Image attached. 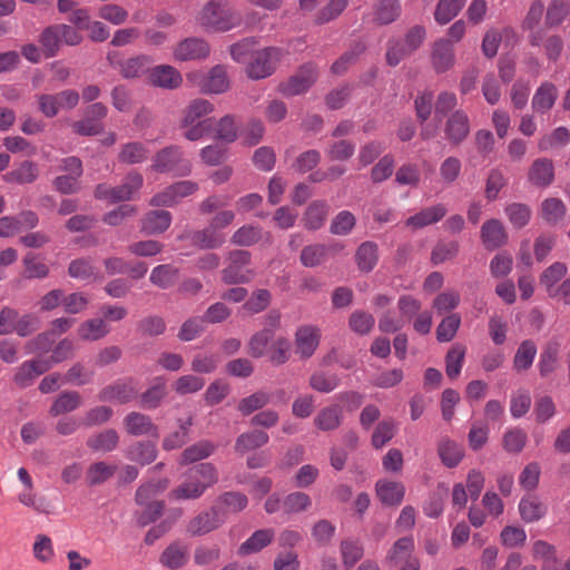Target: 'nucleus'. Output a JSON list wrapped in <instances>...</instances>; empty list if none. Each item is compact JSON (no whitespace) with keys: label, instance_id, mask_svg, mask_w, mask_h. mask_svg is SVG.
<instances>
[{"label":"nucleus","instance_id":"obj_40","mask_svg":"<svg viewBox=\"0 0 570 570\" xmlns=\"http://www.w3.org/2000/svg\"><path fill=\"white\" fill-rule=\"evenodd\" d=\"M269 436L264 431L254 430L240 434L235 443V450L242 454L265 445Z\"/></svg>","mask_w":570,"mask_h":570},{"label":"nucleus","instance_id":"obj_35","mask_svg":"<svg viewBox=\"0 0 570 570\" xmlns=\"http://www.w3.org/2000/svg\"><path fill=\"white\" fill-rule=\"evenodd\" d=\"M558 98V90L551 82H543L537 89L532 98V109L544 112L551 109Z\"/></svg>","mask_w":570,"mask_h":570},{"label":"nucleus","instance_id":"obj_54","mask_svg":"<svg viewBox=\"0 0 570 570\" xmlns=\"http://www.w3.org/2000/svg\"><path fill=\"white\" fill-rule=\"evenodd\" d=\"M340 385V377L334 373L318 371L311 375L309 386L321 393H330Z\"/></svg>","mask_w":570,"mask_h":570},{"label":"nucleus","instance_id":"obj_21","mask_svg":"<svg viewBox=\"0 0 570 570\" xmlns=\"http://www.w3.org/2000/svg\"><path fill=\"white\" fill-rule=\"evenodd\" d=\"M376 495L385 505H399L405 494V487L401 482L379 480L375 484Z\"/></svg>","mask_w":570,"mask_h":570},{"label":"nucleus","instance_id":"obj_44","mask_svg":"<svg viewBox=\"0 0 570 570\" xmlns=\"http://www.w3.org/2000/svg\"><path fill=\"white\" fill-rule=\"evenodd\" d=\"M465 0H439L434 18L440 24H446L454 19L463 8Z\"/></svg>","mask_w":570,"mask_h":570},{"label":"nucleus","instance_id":"obj_26","mask_svg":"<svg viewBox=\"0 0 570 570\" xmlns=\"http://www.w3.org/2000/svg\"><path fill=\"white\" fill-rule=\"evenodd\" d=\"M275 538L273 529L256 530L247 540H245L238 548L240 556H249L259 552L265 547L272 543Z\"/></svg>","mask_w":570,"mask_h":570},{"label":"nucleus","instance_id":"obj_57","mask_svg":"<svg viewBox=\"0 0 570 570\" xmlns=\"http://www.w3.org/2000/svg\"><path fill=\"white\" fill-rule=\"evenodd\" d=\"M148 149L141 142H128L122 146V149L118 156L119 161L125 164H138L147 159Z\"/></svg>","mask_w":570,"mask_h":570},{"label":"nucleus","instance_id":"obj_36","mask_svg":"<svg viewBox=\"0 0 570 570\" xmlns=\"http://www.w3.org/2000/svg\"><path fill=\"white\" fill-rule=\"evenodd\" d=\"M119 442V435L116 430L107 429L99 433L91 435L87 440V445L96 452H111L114 451Z\"/></svg>","mask_w":570,"mask_h":570},{"label":"nucleus","instance_id":"obj_55","mask_svg":"<svg viewBox=\"0 0 570 570\" xmlns=\"http://www.w3.org/2000/svg\"><path fill=\"white\" fill-rule=\"evenodd\" d=\"M215 137L225 142H233L237 138L238 126L235 118L230 115L222 117L217 122L214 121Z\"/></svg>","mask_w":570,"mask_h":570},{"label":"nucleus","instance_id":"obj_46","mask_svg":"<svg viewBox=\"0 0 570 570\" xmlns=\"http://www.w3.org/2000/svg\"><path fill=\"white\" fill-rule=\"evenodd\" d=\"M38 177V168L31 161H23L18 168L3 175L7 183L30 184Z\"/></svg>","mask_w":570,"mask_h":570},{"label":"nucleus","instance_id":"obj_15","mask_svg":"<svg viewBox=\"0 0 570 570\" xmlns=\"http://www.w3.org/2000/svg\"><path fill=\"white\" fill-rule=\"evenodd\" d=\"M178 239H189L191 245L200 249H216L224 245L226 237L209 225L199 230L181 234L178 236Z\"/></svg>","mask_w":570,"mask_h":570},{"label":"nucleus","instance_id":"obj_13","mask_svg":"<svg viewBox=\"0 0 570 570\" xmlns=\"http://www.w3.org/2000/svg\"><path fill=\"white\" fill-rule=\"evenodd\" d=\"M210 53V47L202 38L190 37L179 41L173 50L177 61L204 60Z\"/></svg>","mask_w":570,"mask_h":570},{"label":"nucleus","instance_id":"obj_9","mask_svg":"<svg viewBox=\"0 0 570 570\" xmlns=\"http://www.w3.org/2000/svg\"><path fill=\"white\" fill-rule=\"evenodd\" d=\"M197 189V183L191 180H180L154 195L150 199V205L156 207H171L185 197L193 195Z\"/></svg>","mask_w":570,"mask_h":570},{"label":"nucleus","instance_id":"obj_39","mask_svg":"<svg viewBox=\"0 0 570 570\" xmlns=\"http://www.w3.org/2000/svg\"><path fill=\"white\" fill-rule=\"evenodd\" d=\"M127 459L141 465L154 462L157 458V449L150 442H136L130 445L126 452Z\"/></svg>","mask_w":570,"mask_h":570},{"label":"nucleus","instance_id":"obj_24","mask_svg":"<svg viewBox=\"0 0 570 570\" xmlns=\"http://www.w3.org/2000/svg\"><path fill=\"white\" fill-rule=\"evenodd\" d=\"M328 212L330 206L325 200L312 202L302 218L304 227L308 230L320 229L325 224Z\"/></svg>","mask_w":570,"mask_h":570},{"label":"nucleus","instance_id":"obj_17","mask_svg":"<svg viewBox=\"0 0 570 570\" xmlns=\"http://www.w3.org/2000/svg\"><path fill=\"white\" fill-rule=\"evenodd\" d=\"M148 79L153 86L168 90L178 88L183 82L180 72L169 65H159L151 68Z\"/></svg>","mask_w":570,"mask_h":570},{"label":"nucleus","instance_id":"obj_18","mask_svg":"<svg viewBox=\"0 0 570 570\" xmlns=\"http://www.w3.org/2000/svg\"><path fill=\"white\" fill-rule=\"evenodd\" d=\"M124 425L128 434L134 436L149 435L153 438L159 436L157 425L151 419L139 412H130L124 419Z\"/></svg>","mask_w":570,"mask_h":570},{"label":"nucleus","instance_id":"obj_22","mask_svg":"<svg viewBox=\"0 0 570 570\" xmlns=\"http://www.w3.org/2000/svg\"><path fill=\"white\" fill-rule=\"evenodd\" d=\"M454 48L450 40L440 39L434 43L432 63L436 72H444L454 65Z\"/></svg>","mask_w":570,"mask_h":570},{"label":"nucleus","instance_id":"obj_38","mask_svg":"<svg viewBox=\"0 0 570 570\" xmlns=\"http://www.w3.org/2000/svg\"><path fill=\"white\" fill-rule=\"evenodd\" d=\"M81 396L76 391H69L61 393L52 403L49 414L52 416H59L77 410L81 405Z\"/></svg>","mask_w":570,"mask_h":570},{"label":"nucleus","instance_id":"obj_59","mask_svg":"<svg viewBox=\"0 0 570 570\" xmlns=\"http://www.w3.org/2000/svg\"><path fill=\"white\" fill-rule=\"evenodd\" d=\"M374 324L375 320L372 314L358 309L354 311L348 320L350 328L358 335L368 334L374 327Z\"/></svg>","mask_w":570,"mask_h":570},{"label":"nucleus","instance_id":"obj_63","mask_svg":"<svg viewBox=\"0 0 570 570\" xmlns=\"http://www.w3.org/2000/svg\"><path fill=\"white\" fill-rule=\"evenodd\" d=\"M461 324V317L454 313L441 321L436 328V338L439 342H450L456 334Z\"/></svg>","mask_w":570,"mask_h":570},{"label":"nucleus","instance_id":"obj_61","mask_svg":"<svg viewBox=\"0 0 570 570\" xmlns=\"http://www.w3.org/2000/svg\"><path fill=\"white\" fill-rule=\"evenodd\" d=\"M567 207L559 198H548L541 205V214L547 223L554 224L566 215Z\"/></svg>","mask_w":570,"mask_h":570},{"label":"nucleus","instance_id":"obj_14","mask_svg":"<svg viewBox=\"0 0 570 570\" xmlns=\"http://www.w3.org/2000/svg\"><path fill=\"white\" fill-rule=\"evenodd\" d=\"M321 341V331L313 325L299 326L295 332V351L301 358H309L316 351Z\"/></svg>","mask_w":570,"mask_h":570},{"label":"nucleus","instance_id":"obj_19","mask_svg":"<svg viewBox=\"0 0 570 570\" xmlns=\"http://www.w3.org/2000/svg\"><path fill=\"white\" fill-rule=\"evenodd\" d=\"M481 240L489 250L503 246L508 242L504 225L495 218L484 222L481 226Z\"/></svg>","mask_w":570,"mask_h":570},{"label":"nucleus","instance_id":"obj_6","mask_svg":"<svg viewBox=\"0 0 570 570\" xmlns=\"http://www.w3.org/2000/svg\"><path fill=\"white\" fill-rule=\"evenodd\" d=\"M568 267L563 263H554L549 266L541 275V284L544 286L548 295L552 298L562 299L568 303L570 295V281L564 279Z\"/></svg>","mask_w":570,"mask_h":570},{"label":"nucleus","instance_id":"obj_4","mask_svg":"<svg viewBox=\"0 0 570 570\" xmlns=\"http://www.w3.org/2000/svg\"><path fill=\"white\" fill-rule=\"evenodd\" d=\"M187 81L203 94H223L229 88V79L225 66L217 65L207 72L194 70L186 75Z\"/></svg>","mask_w":570,"mask_h":570},{"label":"nucleus","instance_id":"obj_28","mask_svg":"<svg viewBox=\"0 0 570 570\" xmlns=\"http://www.w3.org/2000/svg\"><path fill=\"white\" fill-rule=\"evenodd\" d=\"M118 466L106 461H98L90 464L86 471V482L90 487L100 485L110 480Z\"/></svg>","mask_w":570,"mask_h":570},{"label":"nucleus","instance_id":"obj_30","mask_svg":"<svg viewBox=\"0 0 570 570\" xmlns=\"http://www.w3.org/2000/svg\"><path fill=\"white\" fill-rule=\"evenodd\" d=\"M216 449V445L208 440H202L186 448L179 458V464L188 465L200 460L209 458Z\"/></svg>","mask_w":570,"mask_h":570},{"label":"nucleus","instance_id":"obj_10","mask_svg":"<svg viewBox=\"0 0 570 570\" xmlns=\"http://www.w3.org/2000/svg\"><path fill=\"white\" fill-rule=\"evenodd\" d=\"M138 385L134 379H122L105 386L98 394L102 402L126 404L138 396Z\"/></svg>","mask_w":570,"mask_h":570},{"label":"nucleus","instance_id":"obj_56","mask_svg":"<svg viewBox=\"0 0 570 570\" xmlns=\"http://www.w3.org/2000/svg\"><path fill=\"white\" fill-rule=\"evenodd\" d=\"M327 256V247L323 244H312L305 246L301 252V263L305 267H315L321 265Z\"/></svg>","mask_w":570,"mask_h":570},{"label":"nucleus","instance_id":"obj_52","mask_svg":"<svg viewBox=\"0 0 570 570\" xmlns=\"http://www.w3.org/2000/svg\"><path fill=\"white\" fill-rule=\"evenodd\" d=\"M273 338L274 332L272 328H263L255 333L249 340L248 353L256 358L264 356Z\"/></svg>","mask_w":570,"mask_h":570},{"label":"nucleus","instance_id":"obj_23","mask_svg":"<svg viewBox=\"0 0 570 570\" xmlns=\"http://www.w3.org/2000/svg\"><path fill=\"white\" fill-rule=\"evenodd\" d=\"M554 178L553 164L548 158L535 159L529 168L528 179L538 187L549 186Z\"/></svg>","mask_w":570,"mask_h":570},{"label":"nucleus","instance_id":"obj_25","mask_svg":"<svg viewBox=\"0 0 570 570\" xmlns=\"http://www.w3.org/2000/svg\"><path fill=\"white\" fill-rule=\"evenodd\" d=\"M171 224V214L167 210H151L141 220V232L158 235L166 232Z\"/></svg>","mask_w":570,"mask_h":570},{"label":"nucleus","instance_id":"obj_11","mask_svg":"<svg viewBox=\"0 0 570 570\" xmlns=\"http://www.w3.org/2000/svg\"><path fill=\"white\" fill-rule=\"evenodd\" d=\"M281 58V50L274 47L258 51L247 67V75L252 79H264L272 75Z\"/></svg>","mask_w":570,"mask_h":570},{"label":"nucleus","instance_id":"obj_62","mask_svg":"<svg viewBox=\"0 0 570 570\" xmlns=\"http://www.w3.org/2000/svg\"><path fill=\"white\" fill-rule=\"evenodd\" d=\"M269 394L263 391L256 392L247 397H244L238 403V411L243 415H249L250 413L263 409L269 403Z\"/></svg>","mask_w":570,"mask_h":570},{"label":"nucleus","instance_id":"obj_16","mask_svg":"<svg viewBox=\"0 0 570 570\" xmlns=\"http://www.w3.org/2000/svg\"><path fill=\"white\" fill-rule=\"evenodd\" d=\"M444 134L453 145L461 144L470 134V120L465 111H453L446 119Z\"/></svg>","mask_w":570,"mask_h":570},{"label":"nucleus","instance_id":"obj_1","mask_svg":"<svg viewBox=\"0 0 570 570\" xmlns=\"http://www.w3.org/2000/svg\"><path fill=\"white\" fill-rule=\"evenodd\" d=\"M218 479V471L214 464H196L186 471L184 481L169 492V498L175 501L197 500L214 487Z\"/></svg>","mask_w":570,"mask_h":570},{"label":"nucleus","instance_id":"obj_31","mask_svg":"<svg viewBox=\"0 0 570 570\" xmlns=\"http://www.w3.org/2000/svg\"><path fill=\"white\" fill-rule=\"evenodd\" d=\"M188 560V547L178 542L169 544L160 556V563L171 570L179 569Z\"/></svg>","mask_w":570,"mask_h":570},{"label":"nucleus","instance_id":"obj_34","mask_svg":"<svg viewBox=\"0 0 570 570\" xmlns=\"http://www.w3.org/2000/svg\"><path fill=\"white\" fill-rule=\"evenodd\" d=\"M68 274L70 277L80 281H96L101 278L94 261L89 257L71 261L68 267Z\"/></svg>","mask_w":570,"mask_h":570},{"label":"nucleus","instance_id":"obj_49","mask_svg":"<svg viewBox=\"0 0 570 570\" xmlns=\"http://www.w3.org/2000/svg\"><path fill=\"white\" fill-rule=\"evenodd\" d=\"M178 277V269L173 265L165 264L156 266L150 273V282L160 287L168 288L175 284Z\"/></svg>","mask_w":570,"mask_h":570},{"label":"nucleus","instance_id":"obj_58","mask_svg":"<svg viewBox=\"0 0 570 570\" xmlns=\"http://www.w3.org/2000/svg\"><path fill=\"white\" fill-rule=\"evenodd\" d=\"M510 223L515 228H522L530 222L531 209L528 205L521 203H512L504 209Z\"/></svg>","mask_w":570,"mask_h":570},{"label":"nucleus","instance_id":"obj_42","mask_svg":"<svg viewBox=\"0 0 570 570\" xmlns=\"http://www.w3.org/2000/svg\"><path fill=\"white\" fill-rule=\"evenodd\" d=\"M263 237V230L258 225H243L234 232L230 242L236 246L248 247L258 243Z\"/></svg>","mask_w":570,"mask_h":570},{"label":"nucleus","instance_id":"obj_33","mask_svg":"<svg viewBox=\"0 0 570 570\" xmlns=\"http://www.w3.org/2000/svg\"><path fill=\"white\" fill-rule=\"evenodd\" d=\"M342 410L338 405L322 409L314 417L315 426L324 432L336 430L342 423Z\"/></svg>","mask_w":570,"mask_h":570},{"label":"nucleus","instance_id":"obj_43","mask_svg":"<svg viewBox=\"0 0 570 570\" xmlns=\"http://www.w3.org/2000/svg\"><path fill=\"white\" fill-rule=\"evenodd\" d=\"M151 63V58L146 55L129 58L120 63L122 77L137 78L145 73Z\"/></svg>","mask_w":570,"mask_h":570},{"label":"nucleus","instance_id":"obj_51","mask_svg":"<svg viewBox=\"0 0 570 570\" xmlns=\"http://www.w3.org/2000/svg\"><path fill=\"white\" fill-rule=\"evenodd\" d=\"M537 355V346L533 341H523L514 355L513 366L517 371L528 370Z\"/></svg>","mask_w":570,"mask_h":570},{"label":"nucleus","instance_id":"obj_64","mask_svg":"<svg viewBox=\"0 0 570 570\" xmlns=\"http://www.w3.org/2000/svg\"><path fill=\"white\" fill-rule=\"evenodd\" d=\"M414 541L412 538L405 537L399 539L392 550L389 552L387 559L391 562L402 563L413 556Z\"/></svg>","mask_w":570,"mask_h":570},{"label":"nucleus","instance_id":"obj_3","mask_svg":"<svg viewBox=\"0 0 570 570\" xmlns=\"http://www.w3.org/2000/svg\"><path fill=\"white\" fill-rule=\"evenodd\" d=\"M195 19L198 26L210 31H227L238 23V17L226 0L207 1Z\"/></svg>","mask_w":570,"mask_h":570},{"label":"nucleus","instance_id":"obj_47","mask_svg":"<svg viewBox=\"0 0 570 570\" xmlns=\"http://www.w3.org/2000/svg\"><path fill=\"white\" fill-rule=\"evenodd\" d=\"M439 455L444 465L454 468L461 462L464 452L458 443L445 439L439 445Z\"/></svg>","mask_w":570,"mask_h":570},{"label":"nucleus","instance_id":"obj_7","mask_svg":"<svg viewBox=\"0 0 570 570\" xmlns=\"http://www.w3.org/2000/svg\"><path fill=\"white\" fill-rule=\"evenodd\" d=\"M250 253L243 249L232 250L228 255V265L223 271V279L228 284H238L249 282L254 273L248 268L250 264Z\"/></svg>","mask_w":570,"mask_h":570},{"label":"nucleus","instance_id":"obj_8","mask_svg":"<svg viewBox=\"0 0 570 570\" xmlns=\"http://www.w3.org/2000/svg\"><path fill=\"white\" fill-rule=\"evenodd\" d=\"M225 523L224 512L218 507H212L208 510L193 517L186 527V531L191 537L206 535Z\"/></svg>","mask_w":570,"mask_h":570},{"label":"nucleus","instance_id":"obj_45","mask_svg":"<svg viewBox=\"0 0 570 570\" xmlns=\"http://www.w3.org/2000/svg\"><path fill=\"white\" fill-rule=\"evenodd\" d=\"M193 425V417L178 420L179 429L168 434L163 441L164 450L170 451L181 448L188 440L189 429Z\"/></svg>","mask_w":570,"mask_h":570},{"label":"nucleus","instance_id":"obj_50","mask_svg":"<svg viewBox=\"0 0 570 570\" xmlns=\"http://www.w3.org/2000/svg\"><path fill=\"white\" fill-rule=\"evenodd\" d=\"M465 356V346L455 344L445 356V372L450 379H456L462 370Z\"/></svg>","mask_w":570,"mask_h":570},{"label":"nucleus","instance_id":"obj_53","mask_svg":"<svg viewBox=\"0 0 570 570\" xmlns=\"http://www.w3.org/2000/svg\"><path fill=\"white\" fill-rule=\"evenodd\" d=\"M166 394L167 392L165 382L160 379H157L156 383L141 394L140 404L144 409H156L160 405Z\"/></svg>","mask_w":570,"mask_h":570},{"label":"nucleus","instance_id":"obj_2","mask_svg":"<svg viewBox=\"0 0 570 570\" xmlns=\"http://www.w3.org/2000/svg\"><path fill=\"white\" fill-rule=\"evenodd\" d=\"M214 105L203 98L191 100L184 111L181 127L186 129L184 136L190 141H196L214 130V118L208 117L214 112Z\"/></svg>","mask_w":570,"mask_h":570},{"label":"nucleus","instance_id":"obj_20","mask_svg":"<svg viewBox=\"0 0 570 570\" xmlns=\"http://www.w3.org/2000/svg\"><path fill=\"white\" fill-rule=\"evenodd\" d=\"M446 212L448 209L443 204H436L410 216L405 225L412 229H420L440 222L445 216Z\"/></svg>","mask_w":570,"mask_h":570},{"label":"nucleus","instance_id":"obj_32","mask_svg":"<svg viewBox=\"0 0 570 570\" xmlns=\"http://www.w3.org/2000/svg\"><path fill=\"white\" fill-rule=\"evenodd\" d=\"M247 497L237 491H229L220 494L214 507H218L220 512H224L226 519L227 513H238L247 507Z\"/></svg>","mask_w":570,"mask_h":570},{"label":"nucleus","instance_id":"obj_37","mask_svg":"<svg viewBox=\"0 0 570 570\" xmlns=\"http://www.w3.org/2000/svg\"><path fill=\"white\" fill-rule=\"evenodd\" d=\"M144 184V177L136 171L129 173L124 179L122 184L115 187V198L118 202L130 200L134 198Z\"/></svg>","mask_w":570,"mask_h":570},{"label":"nucleus","instance_id":"obj_12","mask_svg":"<svg viewBox=\"0 0 570 570\" xmlns=\"http://www.w3.org/2000/svg\"><path fill=\"white\" fill-rule=\"evenodd\" d=\"M317 68L313 63L302 66L286 82L281 83L279 90L285 96H296L305 92L317 78Z\"/></svg>","mask_w":570,"mask_h":570},{"label":"nucleus","instance_id":"obj_41","mask_svg":"<svg viewBox=\"0 0 570 570\" xmlns=\"http://www.w3.org/2000/svg\"><path fill=\"white\" fill-rule=\"evenodd\" d=\"M520 515L525 522L540 520L547 512V507L533 495L521 499L519 503Z\"/></svg>","mask_w":570,"mask_h":570},{"label":"nucleus","instance_id":"obj_60","mask_svg":"<svg viewBox=\"0 0 570 570\" xmlns=\"http://www.w3.org/2000/svg\"><path fill=\"white\" fill-rule=\"evenodd\" d=\"M355 224V216L348 210H342L333 218L330 232L333 235L345 236L353 230Z\"/></svg>","mask_w":570,"mask_h":570},{"label":"nucleus","instance_id":"obj_48","mask_svg":"<svg viewBox=\"0 0 570 570\" xmlns=\"http://www.w3.org/2000/svg\"><path fill=\"white\" fill-rule=\"evenodd\" d=\"M401 12L399 0H380L374 8V18L381 24L396 20Z\"/></svg>","mask_w":570,"mask_h":570},{"label":"nucleus","instance_id":"obj_27","mask_svg":"<svg viewBox=\"0 0 570 570\" xmlns=\"http://www.w3.org/2000/svg\"><path fill=\"white\" fill-rule=\"evenodd\" d=\"M355 262L361 272H372L379 262L377 245L370 240L362 243L356 249Z\"/></svg>","mask_w":570,"mask_h":570},{"label":"nucleus","instance_id":"obj_5","mask_svg":"<svg viewBox=\"0 0 570 570\" xmlns=\"http://www.w3.org/2000/svg\"><path fill=\"white\" fill-rule=\"evenodd\" d=\"M153 168L160 173H174L177 176H187L191 171L190 161L175 146L166 147L157 153L154 157Z\"/></svg>","mask_w":570,"mask_h":570},{"label":"nucleus","instance_id":"obj_29","mask_svg":"<svg viewBox=\"0 0 570 570\" xmlns=\"http://www.w3.org/2000/svg\"><path fill=\"white\" fill-rule=\"evenodd\" d=\"M110 327L104 318H90L80 324L78 327V336L82 341H98L107 336Z\"/></svg>","mask_w":570,"mask_h":570}]
</instances>
